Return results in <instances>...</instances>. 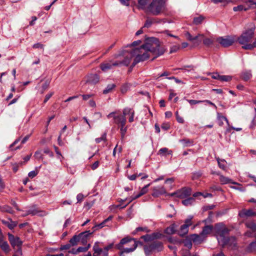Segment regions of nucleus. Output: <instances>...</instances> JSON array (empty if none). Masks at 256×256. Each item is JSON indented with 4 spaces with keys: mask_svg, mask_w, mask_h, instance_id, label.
Returning <instances> with one entry per match:
<instances>
[{
    "mask_svg": "<svg viewBox=\"0 0 256 256\" xmlns=\"http://www.w3.org/2000/svg\"><path fill=\"white\" fill-rule=\"evenodd\" d=\"M166 48L160 46L159 40L154 37L150 38L146 40V42L140 48H136L128 52L126 50L121 51L120 54L114 56V58H118L120 56L124 57L122 60L116 61L114 66H128L130 64L132 58L134 57L132 66H134L138 63L144 61L149 58L148 52L159 56L164 54Z\"/></svg>",
    "mask_w": 256,
    "mask_h": 256,
    "instance_id": "f257e3e1",
    "label": "nucleus"
},
{
    "mask_svg": "<svg viewBox=\"0 0 256 256\" xmlns=\"http://www.w3.org/2000/svg\"><path fill=\"white\" fill-rule=\"evenodd\" d=\"M255 26L246 30L238 38V41L242 45L244 50H252L256 48V38L252 40L254 36Z\"/></svg>",
    "mask_w": 256,
    "mask_h": 256,
    "instance_id": "f03ea898",
    "label": "nucleus"
},
{
    "mask_svg": "<svg viewBox=\"0 0 256 256\" xmlns=\"http://www.w3.org/2000/svg\"><path fill=\"white\" fill-rule=\"evenodd\" d=\"M216 230L218 242L220 245L224 246L226 244L227 238L225 235L228 234V230L222 224H217L216 226Z\"/></svg>",
    "mask_w": 256,
    "mask_h": 256,
    "instance_id": "7ed1b4c3",
    "label": "nucleus"
},
{
    "mask_svg": "<svg viewBox=\"0 0 256 256\" xmlns=\"http://www.w3.org/2000/svg\"><path fill=\"white\" fill-rule=\"evenodd\" d=\"M164 8L163 0H152L148 6V12L154 16L158 15Z\"/></svg>",
    "mask_w": 256,
    "mask_h": 256,
    "instance_id": "20e7f679",
    "label": "nucleus"
},
{
    "mask_svg": "<svg viewBox=\"0 0 256 256\" xmlns=\"http://www.w3.org/2000/svg\"><path fill=\"white\" fill-rule=\"evenodd\" d=\"M107 117L108 118H113L114 122L118 124V126L126 124V118L123 114H117L116 112H112L109 114Z\"/></svg>",
    "mask_w": 256,
    "mask_h": 256,
    "instance_id": "39448f33",
    "label": "nucleus"
},
{
    "mask_svg": "<svg viewBox=\"0 0 256 256\" xmlns=\"http://www.w3.org/2000/svg\"><path fill=\"white\" fill-rule=\"evenodd\" d=\"M8 236L10 242L13 248H15L16 247H18V248H20L22 242L20 240L19 237L15 236L10 233H8Z\"/></svg>",
    "mask_w": 256,
    "mask_h": 256,
    "instance_id": "423d86ee",
    "label": "nucleus"
},
{
    "mask_svg": "<svg viewBox=\"0 0 256 256\" xmlns=\"http://www.w3.org/2000/svg\"><path fill=\"white\" fill-rule=\"evenodd\" d=\"M162 246L161 242L154 241L148 246H145L144 250L146 254H148L150 252L154 250L160 251L162 250Z\"/></svg>",
    "mask_w": 256,
    "mask_h": 256,
    "instance_id": "0eeeda50",
    "label": "nucleus"
},
{
    "mask_svg": "<svg viewBox=\"0 0 256 256\" xmlns=\"http://www.w3.org/2000/svg\"><path fill=\"white\" fill-rule=\"evenodd\" d=\"M216 41L224 47L229 46L234 42V39L229 36L225 38L220 37L216 39Z\"/></svg>",
    "mask_w": 256,
    "mask_h": 256,
    "instance_id": "6e6552de",
    "label": "nucleus"
},
{
    "mask_svg": "<svg viewBox=\"0 0 256 256\" xmlns=\"http://www.w3.org/2000/svg\"><path fill=\"white\" fill-rule=\"evenodd\" d=\"M177 198H184L190 196L192 194V190L190 188L184 187L176 191Z\"/></svg>",
    "mask_w": 256,
    "mask_h": 256,
    "instance_id": "1a4fd4ad",
    "label": "nucleus"
},
{
    "mask_svg": "<svg viewBox=\"0 0 256 256\" xmlns=\"http://www.w3.org/2000/svg\"><path fill=\"white\" fill-rule=\"evenodd\" d=\"M212 230H213L212 226H211V225L206 226H205L204 227L202 230L200 235H198V234L194 235V241H196L198 240V238L200 236H206L208 234H210V232H212Z\"/></svg>",
    "mask_w": 256,
    "mask_h": 256,
    "instance_id": "9d476101",
    "label": "nucleus"
},
{
    "mask_svg": "<svg viewBox=\"0 0 256 256\" xmlns=\"http://www.w3.org/2000/svg\"><path fill=\"white\" fill-rule=\"evenodd\" d=\"M185 36L188 40L194 42V46H198L201 42V40H199V36L203 37L202 34H198L196 36H192L188 32H186L185 34Z\"/></svg>",
    "mask_w": 256,
    "mask_h": 256,
    "instance_id": "9b49d317",
    "label": "nucleus"
},
{
    "mask_svg": "<svg viewBox=\"0 0 256 256\" xmlns=\"http://www.w3.org/2000/svg\"><path fill=\"white\" fill-rule=\"evenodd\" d=\"M99 242H96L93 246V256H108V254L105 255L104 254V249L100 248Z\"/></svg>",
    "mask_w": 256,
    "mask_h": 256,
    "instance_id": "f8f14e48",
    "label": "nucleus"
},
{
    "mask_svg": "<svg viewBox=\"0 0 256 256\" xmlns=\"http://www.w3.org/2000/svg\"><path fill=\"white\" fill-rule=\"evenodd\" d=\"M152 195L154 197H158L166 193V191L163 186H154L152 188Z\"/></svg>",
    "mask_w": 256,
    "mask_h": 256,
    "instance_id": "ddd939ff",
    "label": "nucleus"
},
{
    "mask_svg": "<svg viewBox=\"0 0 256 256\" xmlns=\"http://www.w3.org/2000/svg\"><path fill=\"white\" fill-rule=\"evenodd\" d=\"M122 114L125 116H128V122H132L134 121V111L130 108H125L122 111Z\"/></svg>",
    "mask_w": 256,
    "mask_h": 256,
    "instance_id": "4468645a",
    "label": "nucleus"
},
{
    "mask_svg": "<svg viewBox=\"0 0 256 256\" xmlns=\"http://www.w3.org/2000/svg\"><path fill=\"white\" fill-rule=\"evenodd\" d=\"M133 242H136L134 239L130 238L128 237L124 238L121 240L120 242L118 244L117 247L119 250H122L123 245L129 244H132Z\"/></svg>",
    "mask_w": 256,
    "mask_h": 256,
    "instance_id": "2eb2a0df",
    "label": "nucleus"
},
{
    "mask_svg": "<svg viewBox=\"0 0 256 256\" xmlns=\"http://www.w3.org/2000/svg\"><path fill=\"white\" fill-rule=\"evenodd\" d=\"M128 246H130V248L122 247V250H122V254L132 252L134 251L138 246L136 242H133L132 244H129Z\"/></svg>",
    "mask_w": 256,
    "mask_h": 256,
    "instance_id": "dca6fc26",
    "label": "nucleus"
},
{
    "mask_svg": "<svg viewBox=\"0 0 256 256\" xmlns=\"http://www.w3.org/2000/svg\"><path fill=\"white\" fill-rule=\"evenodd\" d=\"M240 217L254 216H256V213L252 210H243L239 213Z\"/></svg>",
    "mask_w": 256,
    "mask_h": 256,
    "instance_id": "f3484780",
    "label": "nucleus"
},
{
    "mask_svg": "<svg viewBox=\"0 0 256 256\" xmlns=\"http://www.w3.org/2000/svg\"><path fill=\"white\" fill-rule=\"evenodd\" d=\"M114 62H112V60H110L109 62H106L101 64L100 67L102 71L105 72L112 68V66H114Z\"/></svg>",
    "mask_w": 256,
    "mask_h": 256,
    "instance_id": "a211bd4d",
    "label": "nucleus"
},
{
    "mask_svg": "<svg viewBox=\"0 0 256 256\" xmlns=\"http://www.w3.org/2000/svg\"><path fill=\"white\" fill-rule=\"evenodd\" d=\"M228 246L232 249L234 248L236 246V242L235 238L230 237L229 238H227L226 244L224 245V246Z\"/></svg>",
    "mask_w": 256,
    "mask_h": 256,
    "instance_id": "6ab92c4d",
    "label": "nucleus"
},
{
    "mask_svg": "<svg viewBox=\"0 0 256 256\" xmlns=\"http://www.w3.org/2000/svg\"><path fill=\"white\" fill-rule=\"evenodd\" d=\"M100 78L96 74H91L88 76L87 82L92 84H96L99 82Z\"/></svg>",
    "mask_w": 256,
    "mask_h": 256,
    "instance_id": "aec40b11",
    "label": "nucleus"
},
{
    "mask_svg": "<svg viewBox=\"0 0 256 256\" xmlns=\"http://www.w3.org/2000/svg\"><path fill=\"white\" fill-rule=\"evenodd\" d=\"M150 0H138V7L140 9H146L148 10V4Z\"/></svg>",
    "mask_w": 256,
    "mask_h": 256,
    "instance_id": "412c9836",
    "label": "nucleus"
},
{
    "mask_svg": "<svg viewBox=\"0 0 256 256\" xmlns=\"http://www.w3.org/2000/svg\"><path fill=\"white\" fill-rule=\"evenodd\" d=\"M220 180L222 184H226L229 183H232L235 184L240 185L239 184L236 182H232V180L230 179L229 178L226 177L222 175H220Z\"/></svg>",
    "mask_w": 256,
    "mask_h": 256,
    "instance_id": "4be33fe9",
    "label": "nucleus"
},
{
    "mask_svg": "<svg viewBox=\"0 0 256 256\" xmlns=\"http://www.w3.org/2000/svg\"><path fill=\"white\" fill-rule=\"evenodd\" d=\"M199 38H202L203 40V44L207 46H209L210 45L212 44L214 42V39L212 38H206L204 37V35L203 34L202 36H199Z\"/></svg>",
    "mask_w": 256,
    "mask_h": 256,
    "instance_id": "5701e85b",
    "label": "nucleus"
},
{
    "mask_svg": "<svg viewBox=\"0 0 256 256\" xmlns=\"http://www.w3.org/2000/svg\"><path fill=\"white\" fill-rule=\"evenodd\" d=\"M82 234H80L78 235H74L70 240V243L72 246H76L78 244V242L80 241V236H82Z\"/></svg>",
    "mask_w": 256,
    "mask_h": 256,
    "instance_id": "b1692460",
    "label": "nucleus"
},
{
    "mask_svg": "<svg viewBox=\"0 0 256 256\" xmlns=\"http://www.w3.org/2000/svg\"><path fill=\"white\" fill-rule=\"evenodd\" d=\"M0 247L6 253L10 250V246L6 242L0 240Z\"/></svg>",
    "mask_w": 256,
    "mask_h": 256,
    "instance_id": "393cba45",
    "label": "nucleus"
},
{
    "mask_svg": "<svg viewBox=\"0 0 256 256\" xmlns=\"http://www.w3.org/2000/svg\"><path fill=\"white\" fill-rule=\"evenodd\" d=\"M217 118L218 120V124L220 126H222L224 124L223 120H225L228 126H229V122L227 118L224 116H222L220 113L217 114Z\"/></svg>",
    "mask_w": 256,
    "mask_h": 256,
    "instance_id": "a878e982",
    "label": "nucleus"
},
{
    "mask_svg": "<svg viewBox=\"0 0 256 256\" xmlns=\"http://www.w3.org/2000/svg\"><path fill=\"white\" fill-rule=\"evenodd\" d=\"M165 233L168 234H172L176 232V226L175 224H172L169 227L165 230Z\"/></svg>",
    "mask_w": 256,
    "mask_h": 256,
    "instance_id": "bb28decb",
    "label": "nucleus"
},
{
    "mask_svg": "<svg viewBox=\"0 0 256 256\" xmlns=\"http://www.w3.org/2000/svg\"><path fill=\"white\" fill-rule=\"evenodd\" d=\"M92 232H90V231H85L84 232H81L80 234H82V236H80V238L82 243H84L86 242L87 238L92 234Z\"/></svg>",
    "mask_w": 256,
    "mask_h": 256,
    "instance_id": "cd10ccee",
    "label": "nucleus"
},
{
    "mask_svg": "<svg viewBox=\"0 0 256 256\" xmlns=\"http://www.w3.org/2000/svg\"><path fill=\"white\" fill-rule=\"evenodd\" d=\"M252 77L250 71H244L242 72L241 75L242 78L244 81H248Z\"/></svg>",
    "mask_w": 256,
    "mask_h": 256,
    "instance_id": "c85d7f7f",
    "label": "nucleus"
},
{
    "mask_svg": "<svg viewBox=\"0 0 256 256\" xmlns=\"http://www.w3.org/2000/svg\"><path fill=\"white\" fill-rule=\"evenodd\" d=\"M2 222L3 224L9 228L11 230L14 228L16 226V224L14 222L12 221L11 220H10V221L2 220Z\"/></svg>",
    "mask_w": 256,
    "mask_h": 256,
    "instance_id": "c756f323",
    "label": "nucleus"
},
{
    "mask_svg": "<svg viewBox=\"0 0 256 256\" xmlns=\"http://www.w3.org/2000/svg\"><path fill=\"white\" fill-rule=\"evenodd\" d=\"M28 214H32V215L38 214L39 216H43L44 215H46V212H40V211H38V210H37L36 209L29 210L28 211Z\"/></svg>",
    "mask_w": 256,
    "mask_h": 256,
    "instance_id": "7c9ffc66",
    "label": "nucleus"
},
{
    "mask_svg": "<svg viewBox=\"0 0 256 256\" xmlns=\"http://www.w3.org/2000/svg\"><path fill=\"white\" fill-rule=\"evenodd\" d=\"M188 228L187 225L183 224L180 226V228L179 232V234L183 236L186 234L188 232Z\"/></svg>",
    "mask_w": 256,
    "mask_h": 256,
    "instance_id": "2f4dec72",
    "label": "nucleus"
},
{
    "mask_svg": "<svg viewBox=\"0 0 256 256\" xmlns=\"http://www.w3.org/2000/svg\"><path fill=\"white\" fill-rule=\"evenodd\" d=\"M156 20L154 18H148L144 26V28H148L151 26L152 24L156 22Z\"/></svg>",
    "mask_w": 256,
    "mask_h": 256,
    "instance_id": "473e14b6",
    "label": "nucleus"
},
{
    "mask_svg": "<svg viewBox=\"0 0 256 256\" xmlns=\"http://www.w3.org/2000/svg\"><path fill=\"white\" fill-rule=\"evenodd\" d=\"M0 210L1 212H7L10 214H13L14 210H12V208L7 205L4 206H0Z\"/></svg>",
    "mask_w": 256,
    "mask_h": 256,
    "instance_id": "72a5a7b5",
    "label": "nucleus"
},
{
    "mask_svg": "<svg viewBox=\"0 0 256 256\" xmlns=\"http://www.w3.org/2000/svg\"><path fill=\"white\" fill-rule=\"evenodd\" d=\"M247 250L248 252H256V240L249 244L247 248Z\"/></svg>",
    "mask_w": 256,
    "mask_h": 256,
    "instance_id": "f704fd0d",
    "label": "nucleus"
},
{
    "mask_svg": "<svg viewBox=\"0 0 256 256\" xmlns=\"http://www.w3.org/2000/svg\"><path fill=\"white\" fill-rule=\"evenodd\" d=\"M246 226L252 230V232L256 231V224L252 222H246Z\"/></svg>",
    "mask_w": 256,
    "mask_h": 256,
    "instance_id": "c9c22d12",
    "label": "nucleus"
},
{
    "mask_svg": "<svg viewBox=\"0 0 256 256\" xmlns=\"http://www.w3.org/2000/svg\"><path fill=\"white\" fill-rule=\"evenodd\" d=\"M90 247V244H88L86 247H78L75 252H72L73 254H77L80 252H86Z\"/></svg>",
    "mask_w": 256,
    "mask_h": 256,
    "instance_id": "e433bc0d",
    "label": "nucleus"
},
{
    "mask_svg": "<svg viewBox=\"0 0 256 256\" xmlns=\"http://www.w3.org/2000/svg\"><path fill=\"white\" fill-rule=\"evenodd\" d=\"M172 152L171 150H168V148H160L158 152V154L160 155H164L167 154H172Z\"/></svg>",
    "mask_w": 256,
    "mask_h": 256,
    "instance_id": "4c0bfd02",
    "label": "nucleus"
},
{
    "mask_svg": "<svg viewBox=\"0 0 256 256\" xmlns=\"http://www.w3.org/2000/svg\"><path fill=\"white\" fill-rule=\"evenodd\" d=\"M194 201V199L193 198L190 197L182 201V203L184 205L188 206L192 204Z\"/></svg>",
    "mask_w": 256,
    "mask_h": 256,
    "instance_id": "58836bf2",
    "label": "nucleus"
},
{
    "mask_svg": "<svg viewBox=\"0 0 256 256\" xmlns=\"http://www.w3.org/2000/svg\"><path fill=\"white\" fill-rule=\"evenodd\" d=\"M232 80V76H230L220 75L218 80L221 82H229Z\"/></svg>",
    "mask_w": 256,
    "mask_h": 256,
    "instance_id": "ea45409f",
    "label": "nucleus"
},
{
    "mask_svg": "<svg viewBox=\"0 0 256 256\" xmlns=\"http://www.w3.org/2000/svg\"><path fill=\"white\" fill-rule=\"evenodd\" d=\"M150 184H149L145 186L144 187H143L141 189L140 192H139V194H138L139 195V196L140 197L148 192V188L150 186Z\"/></svg>",
    "mask_w": 256,
    "mask_h": 256,
    "instance_id": "a19ab883",
    "label": "nucleus"
},
{
    "mask_svg": "<svg viewBox=\"0 0 256 256\" xmlns=\"http://www.w3.org/2000/svg\"><path fill=\"white\" fill-rule=\"evenodd\" d=\"M106 222L104 220L102 222H101L100 224H96L93 228H92V230H93V232L98 230H99L100 228H102L103 227H104L105 226V224H106Z\"/></svg>",
    "mask_w": 256,
    "mask_h": 256,
    "instance_id": "79ce46f5",
    "label": "nucleus"
},
{
    "mask_svg": "<svg viewBox=\"0 0 256 256\" xmlns=\"http://www.w3.org/2000/svg\"><path fill=\"white\" fill-rule=\"evenodd\" d=\"M115 87V85L114 84H110L108 85L106 88L104 90L103 93L104 94H106L110 92Z\"/></svg>",
    "mask_w": 256,
    "mask_h": 256,
    "instance_id": "37998d69",
    "label": "nucleus"
},
{
    "mask_svg": "<svg viewBox=\"0 0 256 256\" xmlns=\"http://www.w3.org/2000/svg\"><path fill=\"white\" fill-rule=\"evenodd\" d=\"M204 20V18L202 16H198V17H196L194 18V23L196 24H199L202 22L203 20Z\"/></svg>",
    "mask_w": 256,
    "mask_h": 256,
    "instance_id": "c03bdc74",
    "label": "nucleus"
},
{
    "mask_svg": "<svg viewBox=\"0 0 256 256\" xmlns=\"http://www.w3.org/2000/svg\"><path fill=\"white\" fill-rule=\"evenodd\" d=\"M216 160L218 161L219 167L222 170H225L226 166L224 163L226 162V161L224 160H220V158H216Z\"/></svg>",
    "mask_w": 256,
    "mask_h": 256,
    "instance_id": "a18cd8bd",
    "label": "nucleus"
},
{
    "mask_svg": "<svg viewBox=\"0 0 256 256\" xmlns=\"http://www.w3.org/2000/svg\"><path fill=\"white\" fill-rule=\"evenodd\" d=\"M125 125L126 124H124V125L119 126V127L120 128V133H121L122 138H123L124 136V135L127 131V126H126Z\"/></svg>",
    "mask_w": 256,
    "mask_h": 256,
    "instance_id": "49530a36",
    "label": "nucleus"
},
{
    "mask_svg": "<svg viewBox=\"0 0 256 256\" xmlns=\"http://www.w3.org/2000/svg\"><path fill=\"white\" fill-rule=\"evenodd\" d=\"M248 9L246 8H244V6H242V5H239L237 6H234V8H233V10L234 11V12H237V11H242V10H244L245 11H246Z\"/></svg>",
    "mask_w": 256,
    "mask_h": 256,
    "instance_id": "de8ad7c7",
    "label": "nucleus"
},
{
    "mask_svg": "<svg viewBox=\"0 0 256 256\" xmlns=\"http://www.w3.org/2000/svg\"><path fill=\"white\" fill-rule=\"evenodd\" d=\"M113 244H108V246H105L104 249V254L105 255H106L107 254H108V251L109 250L111 249L113 247Z\"/></svg>",
    "mask_w": 256,
    "mask_h": 256,
    "instance_id": "09e8293b",
    "label": "nucleus"
},
{
    "mask_svg": "<svg viewBox=\"0 0 256 256\" xmlns=\"http://www.w3.org/2000/svg\"><path fill=\"white\" fill-rule=\"evenodd\" d=\"M186 100L190 105L196 104L202 102V100Z\"/></svg>",
    "mask_w": 256,
    "mask_h": 256,
    "instance_id": "8fccbe9b",
    "label": "nucleus"
},
{
    "mask_svg": "<svg viewBox=\"0 0 256 256\" xmlns=\"http://www.w3.org/2000/svg\"><path fill=\"white\" fill-rule=\"evenodd\" d=\"M184 246L188 248H190L192 246V243L189 240H186L184 242Z\"/></svg>",
    "mask_w": 256,
    "mask_h": 256,
    "instance_id": "3c124183",
    "label": "nucleus"
},
{
    "mask_svg": "<svg viewBox=\"0 0 256 256\" xmlns=\"http://www.w3.org/2000/svg\"><path fill=\"white\" fill-rule=\"evenodd\" d=\"M140 196H139V195L138 194L136 195H135V196H132L128 198H126V200H128V204H130V202H131L132 201H133L134 200L140 198Z\"/></svg>",
    "mask_w": 256,
    "mask_h": 256,
    "instance_id": "603ef678",
    "label": "nucleus"
},
{
    "mask_svg": "<svg viewBox=\"0 0 256 256\" xmlns=\"http://www.w3.org/2000/svg\"><path fill=\"white\" fill-rule=\"evenodd\" d=\"M106 139V134H103L100 138H96L95 140L96 143H100L102 140H104Z\"/></svg>",
    "mask_w": 256,
    "mask_h": 256,
    "instance_id": "864d4df0",
    "label": "nucleus"
},
{
    "mask_svg": "<svg viewBox=\"0 0 256 256\" xmlns=\"http://www.w3.org/2000/svg\"><path fill=\"white\" fill-rule=\"evenodd\" d=\"M153 236H150V235H146L142 237V239H144L145 241H150L154 238Z\"/></svg>",
    "mask_w": 256,
    "mask_h": 256,
    "instance_id": "5fc2aeb1",
    "label": "nucleus"
},
{
    "mask_svg": "<svg viewBox=\"0 0 256 256\" xmlns=\"http://www.w3.org/2000/svg\"><path fill=\"white\" fill-rule=\"evenodd\" d=\"M72 245L70 244H66L64 245H62L60 248V250H68L70 248Z\"/></svg>",
    "mask_w": 256,
    "mask_h": 256,
    "instance_id": "6e6d98bb",
    "label": "nucleus"
},
{
    "mask_svg": "<svg viewBox=\"0 0 256 256\" xmlns=\"http://www.w3.org/2000/svg\"><path fill=\"white\" fill-rule=\"evenodd\" d=\"M192 216H190L188 218L186 219L184 221L185 224H184L187 225L188 226H190L192 224Z\"/></svg>",
    "mask_w": 256,
    "mask_h": 256,
    "instance_id": "4d7b16f0",
    "label": "nucleus"
},
{
    "mask_svg": "<svg viewBox=\"0 0 256 256\" xmlns=\"http://www.w3.org/2000/svg\"><path fill=\"white\" fill-rule=\"evenodd\" d=\"M140 231L148 232V228H146L138 227L136 228V230L133 232V233L134 234H135L136 232Z\"/></svg>",
    "mask_w": 256,
    "mask_h": 256,
    "instance_id": "13d9d810",
    "label": "nucleus"
},
{
    "mask_svg": "<svg viewBox=\"0 0 256 256\" xmlns=\"http://www.w3.org/2000/svg\"><path fill=\"white\" fill-rule=\"evenodd\" d=\"M37 174H38V172L36 171L32 170V171L28 173V176L30 178H32L35 177Z\"/></svg>",
    "mask_w": 256,
    "mask_h": 256,
    "instance_id": "bf43d9fd",
    "label": "nucleus"
},
{
    "mask_svg": "<svg viewBox=\"0 0 256 256\" xmlns=\"http://www.w3.org/2000/svg\"><path fill=\"white\" fill-rule=\"evenodd\" d=\"M53 94H54L53 92H51L47 94L45 96V98L44 100V102L46 103L48 100L50 98V97L53 95Z\"/></svg>",
    "mask_w": 256,
    "mask_h": 256,
    "instance_id": "052dcab7",
    "label": "nucleus"
},
{
    "mask_svg": "<svg viewBox=\"0 0 256 256\" xmlns=\"http://www.w3.org/2000/svg\"><path fill=\"white\" fill-rule=\"evenodd\" d=\"M98 166H99V162L96 161L91 166V168L92 170H95L98 167Z\"/></svg>",
    "mask_w": 256,
    "mask_h": 256,
    "instance_id": "680f3d73",
    "label": "nucleus"
},
{
    "mask_svg": "<svg viewBox=\"0 0 256 256\" xmlns=\"http://www.w3.org/2000/svg\"><path fill=\"white\" fill-rule=\"evenodd\" d=\"M163 34L166 36H170L171 37H173L176 38H178V36H174L171 34H170V32L168 30H165L163 32Z\"/></svg>",
    "mask_w": 256,
    "mask_h": 256,
    "instance_id": "e2e57ef3",
    "label": "nucleus"
},
{
    "mask_svg": "<svg viewBox=\"0 0 256 256\" xmlns=\"http://www.w3.org/2000/svg\"><path fill=\"white\" fill-rule=\"evenodd\" d=\"M84 195L82 194H78L76 196L78 202H81L84 199Z\"/></svg>",
    "mask_w": 256,
    "mask_h": 256,
    "instance_id": "0e129e2a",
    "label": "nucleus"
},
{
    "mask_svg": "<svg viewBox=\"0 0 256 256\" xmlns=\"http://www.w3.org/2000/svg\"><path fill=\"white\" fill-rule=\"evenodd\" d=\"M120 3L126 6H128L130 5V0H118Z\"/></svg>",
    "mask_w": 256,
    "mask_h": 256,
    "instance_id": "69168bd1",
    "label": "nucleus"
},
{
    "mask_svg": "<svg viewBox=\"0 0 256 256\" xmlns=\"http://www.w3.org/2000/svg\"><path fill=\"white\" fill-rule=\"evenodd\" d=\"M33 48H43L44 46L40 43H37L33 45Z\"/></svg>",
    "mask_w": 256,
    "mask_h": 256,
    "instance_id": "338daca9",
    "label": "nucleus"
},
{
    "mask_svg": "<svg viewBox=\"0 0 256 256\" xmlns=\"http://www.w3.org/2000/svg\"><path fill=\"white\" fill-rule=\"evenodd\" d=\"M44 152L48 154L51 157L53 156H54L52 152H50V150L48 148H46L44 150Z\"/></svg>",
    "mask_w": 256,
    "mask_h": 256,
    "instance_id": "774afa93",
    "label": "nucleus"
}]
</instances>
